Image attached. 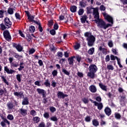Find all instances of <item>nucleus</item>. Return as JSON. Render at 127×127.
<instances>
[{
    "mask_svg": "<svg viewBox=\"0 0 127 127\" xmlns=\"http://www.w3.org/2000/svg\"><path fill=\"white\" fill-rule=\"evenodd\" d=\"M108 45L109 47H110V48H112V47L114 46V43H113V41L111 40L109 41Z\"/></svg>",
    "mask_w": 127,
    "mask_h": 127,
    "instance_id": "51",
    "label": "nucleus"
},
{
    "mask_svg": "<svg viewBox=\"0 0 127 127\" xmlns=\"http://www.w3.org/2000/svg\"><path fill=\"white\" fill-rule=\"evenodd\" d=\"M88 19V16L86 15H84L80 18V21L81 23H86V20Z\"/></svg>",
    "mask_w": 127,
    "mask_h": 127,
    "instance_id": "19",
    "label": "nucleus"
},
{
    "mask_svg": "<svg viewBox=\"0 0 127 127\" xmlns=\"http://www.w3.org/2000/svg\"><path fill=\"white\" fill-rule=\"evenodd\" d=\"M81 101L84 103V104H88L89 103V100L87 98H83L81 99Z\"/></svg>",
    "mask_w": 127,
    "mask_h": 127,
    "instance_id": "43",
    "label": "nucleus"
},
{
    "mask_svg": "<svg viewBox=\"0 0 127 127\" xmlns=\"http://www.w3.org/2000/svg\"><path fill=\"white\" fill-rule=\"evenodd\" d=\"M103 15L104 17V18L106 19V20H107L108 22L112 23V24L114 23V19H113V17L110 16L106 12L103 13Z\"/></svg>",
    "mask_w": 127,
    "mask_h": 127,
    "instance_id": "5",
    "label": "nucleus"
},
{
    "mask_svg": "<svg viewBox=\"0 0 127 127\" xmlns=\"http://www.w3.org/2000/svg\"><path fill=\"white\" fill-rule=\"evenodd\" d=\"M35 52V49H34V48H32L29 51V55H30V54H33V53H34Z\"/></svg>",
    "mask_w": 127,
    "mask_h": 127,
    "instance_id": "57",
    "label": "nucleus"
},
{
    "mask_svg": "<svg viewBox=\"0 0 127 127\" xmlns=\"http://www.w3.org/2000/svg\"><path fill=\"white\" fill-rule=\"evenodd\" d=\"M8 111H12L13 108L15 107L12 102H9L6 104Z\"/></svg>",
    "mask_w": 127,
    "mask_h": 127,
    "instance_id": "12",
    "label": "nucleus"
},
{
    "mask_svg": "<svg viewBox=\"0 0 127 127\" xmlns=\"http://www.w3.org/2000/svg\"><path fill=\"white\" fill-rule=\"evenodd\" d=\"M32 121L34 122V124H38L40 122V118L39 117H35L32 119Z\"/></svg>",
    "mask_w": 127,
    "mask_h": 127,
    "instance_id": "25",
    "label": "nucleus"
},
{
    "mask_svg": "<svg viewBox=\"0 0 127 127\" xmlns=\"http://www.w3.org/2000/svg\"><path fill=\"white\" fill-rule=\"evenodd\" d=\"M78 15H83V13H84V9L80 8L78 11Z\"/></svg>",
    "mask_w": 127,
    "mask_h": 127,
    "instance_id": "47",
    "label": "nucleus"
},
{
    "mask_svg": "<svg viewBox=\"0 0 127 127\" xmlns=\"http://www.w3.org/2000/svg\"><path fill=\"white\" fill-rule=\"evenodd\" d=\"M6 13V10H4L3 9L0 10V18H2L3 17V13Z\"/></svg>",
    "mask_w": 127,
    "mask_h": 127,
    "instance_id": "38",
    "label": "nucleus"
},
{
    "mask_svg": "<svg viewBox=\"0 0 127 127\" xmlns=\"http://www.w3.org/2000/svg\"><path fill=\"white\" fill-rule=\"evenodd\" d=\"M0 77L2 80V82L4 83V84H6V85H7V86H8V85H9V83H8V81H7V80L6 79V78H5V77L4 76L1 75V76H0Z\"/></svg>",
    "mask_w": 127,
    "mask_h": 127,
    "instance_id": "22",
    "label": "nucleus"
},
{
    "mask_svg": "<svg viewBox=\"0 0 127 127\" xmlns=\"http://www.w3.org/2000/svg\"><path fill=\"white\" fill-rule=\"evenodd\" d=\"M5 124H6L8 126L10 125V122H9L6 118H5L3 120H2V122H0V125L2 127H4L5 126H6Z\"/></svg>",
    "mask_w": 127,
    "mask_h": 127,
    "instance_id": "13",
    "label": "nucleus"
},
{
    "mask_svg": "<svg viewBox=\"0 0 127 127\" xmlns=\"http://www.w3.org/2000/svg\"><path fill=\"white\" fill-rule=\"evenodd\" d=\"M12 23L8 17H6L4 19V24L1 23L0 24L1 30H5L6 28H10Z\"/></svg>",
    "mask_w": 127,
    "mask_h": 127,
    "instance_id": "4",
    "label": "nucleus"
},
{
    "mask_svg": "<svg viewBox=\"0 0 127 127\" xmlns=\"http://www.w3.org/2000/svg\"><path fill=\"white\" fill-rule=\"evenodd\" d=\"M51 121H53V122H57L58 121V119L56 116H53L50 118Z\"/></svg>",
    "mask_w": 127,
    "mask_h": 127,
    "instance_id": "50",
    "label": "nucleus"
},
{
    "mask_svg": "<svg viewBox=\"0 0 127 127\" xmlns=\"http://www.w3.org/2000/svg\"><path fill=\"white\" fill-rule=\"evenodd\" d=\"M14 57L16 59H21L22 56H20L18 54L15 53L13 55Z\"/></svg>",
    "mask_w": 127,
    "mask_h": 127,
    "instance_id": "40",
    "label": "nucleus"
},
{
    "mask_svg": "<svg viewBox=\"0 0 127 127\" xmlns=\"http://www.w3.org/2000/svg\"><path fill=\"white\" fill-rule=\"evenodd\" d=\"M50 34H51V35H55L56 34V31H55L54 29L51 30L50 31Z\"/></svg>",
    "mask_w": 127,
    "mask_h": 127,
    "instance_id": "56",
    "label": "nucleus"
},
{
    "mask_svg": "<svg viewBox=\"0 0 127 127\" xmlns=\"http://www.w3.org/2000/svg\"><path fill=\"white\" fill-rule=\"evenodd\" d=\"M62 72L64 74V75H66L67 76H70V72L68 71L65 68L63 67L62 68Z\"/></svg>",
    "mask_w": 127,
    "mask_h": 127,
    "instance_id": "29",
    "label": "nucleus"
},
{
    "mask_svg": "<svg viewBox=\"0 0 127 127\" xmlns=\"http://www.w3.org/2000/svg\"><path fill=\"white\" fill-rule=\"evenodd\" d=\"M19 65L18 64H14V63H12L11 64V67H13V68H17V67H18Z\"/></svg>",
    "mask_w": 127,
    "mask_h": 127,
    "instance_id": "60",
    "label": "nucleus"
},
{
    "mask_svg": "<svg viewBox=\"0 0 127 127\" xmlns=\"http://www.w3.org/2000/svg\"><path fill=\"white\" fill-rule=\"evenodd\" d=\"M59 28V26L58 25V23L57 22L55 23L54 25V29L55 30H57Z\"/></svg>",
    "mask_w": 127,
    "mask_h": 127,
    "instance_id": "52",
    "label": "nucleus"
},
{
    "mask_svg": "<svg viewBox=\"0 0 127 127\" xmlns=\"http://www.w3.org/2000/svg\"><path fill=\"white\" fill-rule=\"evenodd\" d=\"M29 104V101H28V98L27 97H24L22 102V105L23 106H26Z\"/></svg>",
    "mask_w": 127,
    "mask_h": 127,
    "instance_id": "18",
    "label": "nucleus"
},
{
    "mask_svg": "<svg viewBox=\"0 0 127 127\" xmlns=\"http://www.w3.org/2000/svg\"><path fill=\"white\" fill-rule=\"evenodd\" d=\"M93 14L94 15V17L95 19L93 20V21H94V22H96V20L98 21L99 19H101L100 18V15L99 14V11H98V9L93 10Z\"/></svg>",
    "mask_w": 127,
    "mask_h": 127,
    "instance_id": "9",
    "label": "nucleus"
},
{
    "mask_svg": "<svg viewBox=\"0 0 127 127\" xmlns=\"http://www.w3.org/2000/svg\"><path fill=\"white\" fill-rule=\"evenodd\" d=\"M44 85L46 86V87H49L50 88L51 87V84H50V81H49V80L46 79V81L44 83Z\"/></svg>",
    "mask_w": 127,
    "mask_h": 127,
    "instance_id": "31",
    "label": "nucleus"
},
{
    "mask_svg": "<svg viewBox=\"0 0 127 127\" xmlns=\"http://www.w3.org/2000/svg\"><path fill=\"white\" fill-rule=\"evenodd\" d=\"M64 93L63 92L59 91L57 94V96L59 99H64Z\"/></svg>",
    "mask_w": 127,
    "mask_h": 127,
    "instance_id": "26",
    "label": "nucleus"
},
{
    "mask_svg": "<svg viewBox=\"0 0 127 127\" xmlns=\"http://www.w3.org/2000/svg\"><path fill=\"white\" fill-rule=\"evenodd\" d=\"M70 10L71 12H76L77 11V7L75 5H73L70 7Z\"/></svg>",
    "mask_w": 127,
    "mask_h": 127,
    "instance_id": "32",
    "label": "nucleus"
},
{
    "mask_svg": "<svg viewBox=\"0 0 127 127\" xmlns=\"http://www.w3.org/2000/svg\"><path fill=\"white\" fill-rule=\"evenodd\" d=\"M30 114L31 116L34 117V116H36L37 113L36 111H35V110H31L30 112Z\"/></svg>",
    "mask_w": 127,
    "mask_h": 127,
    "instance_id": "48",
    "label": "nucleus"
},
{
    "mask_svg": "<svg viewBox=\"0 0 127 127\" xmlns=\"http://www.w3.org/2000/svg\"><path fill=\"white\" fill-rule=\"evenodd\" d=\"M43 98V100H42V103L43 104H47L48 102V98H46V97H42Z\"/></svg>",
    "mask_w": 127,
    "mask_h": 127,
    "instance_id": "45",
    "label": "nucleus"
},
{
    "mask_svg": "<svg viewBox=\"0 0 127 127\" xmlns=\"http://www.w3.org/2000/svg\"><path fill=\"white\" fill-rule=\"evenodd\" d=\"M4 71L6 72L7 74H13V73H15V70L8 68L7 66H4Z\"/></svg>",
    "mask_w": 127,
    "mask_h": 127,
    "instance_id": "10",
    "label": "nucleus"
},
{
    "mask_svg": "<svg viewBox=\"0 0 127 127\" xmlns=\"http://www.w3.org/2000/svg\"><path fill=\"white\" fill-rule=\"evenodd\" d=\"M92 8H90L89 7H87L86 8L87 9V13L88 14H90V13H92Z\"/></svg>",
    "mask_w": 127,
    "mask_h": 127,
    "instance_id": "63",
    "label": "nucleus"
},
{
    "mask_svg": "<svg viewBox=\"0 0 127 127\" xmlns=\"http://www.w3.org/2000/svg\"><path fill=\"white\" fill-rule=\"evenodd\" d=\"M74 58H75V56H72L67 59L69 64L71 66H73L74 65Z\"/></svg>",
    "mask_w": 127,
    "mask_h": 127,
    "instance_id": "17",
    "label": "nucleus"
},
{
    "mask_svg": "<svg viewBox=\"0 0 127 127\" xmlns=\"http://www.w3.org/2000/svg\"><path fill=\"white\" fill-rule=\"evenodd\" d=\"M15 16L16 19H19V20H20V19H21V18H20V15L19 13H15Z\"/></svg>",
    "mask_w": 127,
    "mask_h": 127,
    "instance_id": "53",
    "label": "nucleus"
},
{
    "mask_svg": "<svg viewBox=\"0 0 127 127\" xmlns=\"http://www.w3.org/2000/svg\"><path fill=\"white\" fill-rule=\"evenodd\" d=\"M26 32H27L26 35V39H28L29 41H30V40H31V39H32V37H31L30 34L28 33V29H27Z\"/></svg>",
    "mask_w": 127,
    "mask_h": 127,
    "instance_id": "27",
    "label": "nucleus"
},
{
    "mask_svg": "<svg viewBox=\"0 0 127 127\" xmlns=\"http://www.w3.org/2000/svg\"><path fill=\"white\" fill-rule=\"evenodd\" d=\"M29 32H31V33H33V32L35 31V27L32 25L30 26L29 27Z\"/></svg>",
    "mask_w": 127,
    "mask_h": 127,
    "instance_id": "33",
    "label": "nucleus"
},
{
    "mask_svg": "<svg viewBox=\"0 0 127 127\" xmlns=\"http://www.w3.org/2000/svg\"><path fill=\"white\" fill-rule=\"evenodd\" d=\"M84 36L87 37L86 40L87 41L88 46L89 47L94 46V43H95V41H96V38L95 36L88 32H86L84 33Z\"/></svg>",
    "mask_w": 127,
    "mask_h": 127,
    "instance_id": "2",
    "label": "nucleus"
},
{
    "mask_svg": "<svg viewBox=\"0 0 127 127\" xmlns=\"http://www.w3.org/2000/svg\"><path fill=\"white\" fill-rule=\"evenodd\" d=\"M49 113L48 112H45L44 114V117L45 118V119H49Z\"/></svg>",
    "mask_w": 127,
    "mask_h": 127,
    "instance_id": "55",
    "label": "nucleus"
},
{
    "mask_svg": "<svg viewBox=\"0 0 127 127\" xmlns=\"http://www.w3.org/2000/svg\"><path fill=\"white\" fill-rule=\"evenodd\" d=\"M12 45L13 47L16 48L18 52H21V51H22L23 48H22V47L20 44H17L15 43H12Z\"/></svg>",
    "mask_w": 127,
    "mask_h": 127,
    "instance_id": "8",
    "label": "nucleus"
},
{
    "mask_svg": "<svg viewBox=\"0 0 127 127\" xmlns=\"http://www.w3.org/2000/svg\"><path fill=\"white\" fill-rule=\"evenodd\" d=\"M49 110L51 112V113H52V114H53V113H55V112H56V108L53 106H51L50 107Z\"/></svg>",
    "mask_w": 127,
    "mask_h": 127,
    "instance_id": "39",
    "label": "nucleus"
},
{
    "mask_svg": "<svg viewBox=\"0 0 127 127\" xmlns=\"http://www.w3.org/2000/svg\"><path fill=\"white\" fill-rule=\"evenodd\" d=\"M19 113L21 116H23V117H25L26 115H27V110L24 109L23 108H21L19 109Z\"/></svg>",
    "mask_w": 127,
    "mask_h": 127,
    "instance_id": "15",
    "label": "nucleus"
},
{
    "mask_svg": "<svg viewBox=\"0 0 127 127\" xmlns=\"http://www.w3.org/2000/svg\"><path fill=\"white\" fill-rule=\"evenodd\" d=\"M3 35L7 41H10L11 40V36H10L8 30H5L3 32Z\"/></svg>",
    "mask_w": 127,
    "mask_h": 127,
    "instance_id": "6",
    "label": "nucleus"
},
{
    "mask_svg": "<svg viewBox=\"0 0 127 127\" xmlns=\"http://www.w3.org/2000/svg\"><path fill=\"white\" fill-rule=\"evenodd\" d=\"M85 121L87 123H90V122H91V117H90V116L86 117L85 118Z\"/></svg>",
    "mask_w": 127,
    "mask_h": 127,
    "instance_id": "54",
    "label": "nucleus"
},
{
    "mask_svg": "<svg viewBox=\"0 0 127 127\" xmlns=\"http://www.w3.org/2000/svg\"><path fill=\"white\" fill-rule=\"evenodd\" d=\"M87 3V2L85 0H82L79 2V6L81 8H83V7H85V6L87 5L86 4Z\"/></svg>",
    "mask_w": 127,
    "mask_h": 127,
    "instance_id": "21",
    "label": "nucleus"
},
{
    "mask_svg": "<svg viewBox=\"0 0 127 127\" xmlns=\"http://www.w3.org/2000/svg\"><path fill=\"white\" fill-rule=\"evenodd\" d=\"M95 23L97 24L99 28H103L104 30L107 29L108 27H112L113 26L111 24H106L103 19H100L98 20H95Z\"/></svg>",
    "mask_w": 127,
    "mask_h": 127,
    "instance_id": "3",
    "label": "nucleus"
},
{
    "mask_svg": "<svg viewBox=\"0 0 127 127\" xmlns=\"http://www.w3.org/2000/svg\"><path fill=\"white\" fill-rule=\"evenodd\" d=\"M38 127H45V123L44 122H41L39 125Z\"/></svg>",
    "mask_w": 127,
    "mask_h": 127,
    "instance_id": "64",
    "label": "nucleus"
},
{
    "mask_svg": "<svg viewBox=\"0 0 127 127\" xmlns=\"http://www.w3.org/2000/svg\"><path fill=\"white\" fill-rule=\"evenodd\" d=\"M94 52H95V48L94 47L91 48L88 51L89 55H93L94 54Z\"/></svg>",
    "mask_w": 127,
    "mask_h": 127,
    "instance_id": "28",
    "label": "nucleus"
},
{
    "mask_svg": "<svg viewBox=\"0 0 127 127\" xmlns=\"http://www.w3.org/2000/svg\"><path fill=\"white\" fill-rule=\"evenodd\" d=\"M99 86L100 88H101V89L103 90V91H105V92H107V86L103 84V83H99Z\"/></svg>",
    "mask_w": 127,
    "mask_h": 127,
    "instance_id": "24",
    "label": "nucleus"
},
{
    "mask_svg": "<svg viewBox=\"0 0 127 127\" xmlns=\"http://www.w3.org/2000/svg\"><path fill=\"white\" fill-rule=\"evenodd\" d=\"M22 75L20 74H18L16 75V78L17 80V81L20 83V82H21V77H22Z\"/></svg>",
    "mask_w": 127,
    "mask_h": 127,
    "instance_id": "37",
    "label": "nucleus"
},
{
    "mask_svg": "<svg viewBox=\"0 0 127 127\" xmlns=\"http://www.w3.org/2000/svg\"><path fill=\"white\" fill-rule=\"evenodd\" d=\"M104 113L106 115V116H108V117H110L111 115H112V110L110 107H105L104 109Z\"/></svg>",
    "mask_w": 127,
    "mask_h": 127,
    "instance_id": "11",
    "label": "nucleus"
},
{
    "mask_svg": "<svg viewBox=\"0 0 127 127\" xmlns=\"http://www.w3.org/2000/svg\"><path fill=\"white\" fill-rule=\"evenodd\" d=\"M7 13L8 14H13V8L9 7L7 10Z\"/></svg>",
    "mask_w": 127,
    "mask_h": 127,
    "instance_id": "41",
    "label": "nucleus"
},
{
    "mask_svg": "<svg viewBox=\"0 0 127 127\" xmlns=\"http://www.w3.org/2000/svg\"><path fill=\"white\" fill-rule=\"evenodd\" d=\"M107 69L108 70H114L115 68H114V66H113V65H108L107 66Z\"/></svg>",
    "mask_w": 127,
    "mask_h": 127,
    "instance_id": "61",
    "label": "nucleus"
},
{
    "mask_svg": "<svg viewBox=\"0 0 127 127\" xmlns=\"http://www.w3.org/2000/svg\"><path fill=\"white\" fill-rule=\"evenodd\" d=\"M80 47H81V45H80V44L77 43L74 46V49L75 50H77V49H79Z\"/></svg>",
    "mask_w": 127,
    "mask_h": 127,
    "instance_id": "58",
    "label": "nucleus"
},
{
    "mask_svg": "<svg viewBox=\"0 0 127 127\" xmlns=\"http://www.w3.org/2000/svg\"><path fill=\"white\" fill-rule=\"evenodd\" d=\"M54 23V22L53 21V20H50L48 21V25L49 26V27H51L52 25H53Z\"/></svg>",
    "mask_w": 127,
    "mask_h": 127,
    "instance_id": "46",
    "label": "nucleus"
},
{
    "mask_svg": "<svg viewBox=\"0 0 127 127\" xmlns=\"http://www.w3.org/2000/svg\"><path fill=\"white\" fill-rule=\"evenodd\" d=\"M57 56L60 58H62L63 57V53L62 52H58Z\"/></svg>",
    "mask_w": 127,
    "mask_h": 127,
    "instance_id": "49",
    "label": "nucleus"
},
{
    "mask_svg": "<svg viewBox=\"0 0 127 127\" xmlns=\"http://www.w3.org/2000/svg\"><path fill=\"white\" fill-rule=\"evenodd\" d=\"M36 91L39 95L42 96V98H45V97H46L47 96L46 91L43 89L37 88Z\"/></svg>",
    "mask_w": 127,
    "mask_h": 127,
    "instance_id": "7",
    "label": "nucleus"
},
{
    "mask_svg": "<svg viewBox=\"0 0 127 127\" xmlns=\"http://www.w3.org/2000/svg\"><path fill=\"white\" fill-rule=\"evenodd\" d=\"M115 118L117 120H120L121 119V118H122V116L119 113H115Z\"/></svg>",
    "mask_w": 127,
    "mask_h": 127,
    "instance_id": "36",
    "label": "nucleus"
},
{
    "mask_svg": "<svg viewBox=\"0 0 127 127\" xmlns=\"http://www.w3.org/2000/svg\"><path fill=\"white\" fill-rule=\"evenodd\" d=\"M57 74H58V71H57V70L54 69L52 72V75H53V77H56L57 76Z\"/></svg>",
    "mask_w": 127,
    "mask_h": 127,
    "instance_id": "42",
    "label": "nucleus"
},
{
    "mask_svg": "<svg viewBox=\"0 0 127 127\" xmlns=\"http://www.w3.org/2000/svg\"><path fill=\"white\" fill-rule=\"evenodd\" d=\"M7 120H9V121H13L14 117L12 114H8L7 116Z\"/></svg>",
    "mask_w": 127,
    "mask_h": 127,
    "instance_id": "34",
    "label": "nucleus"
},
{
    "mask_svg": "<svg viewBox=\"0 0 127 127\" xmlns=\"http://www.w3.org/2000/svg\"><path fill=\"white\" fill-rule=\"evenodd\" d=\"M95 100H96V101L99 103H101V102H102V98L100 96L96 97Z\"/></svg>",
    "mask_w": 127,
    "mask_h": 127,
    "instance_id": "59",
    "label": "nucleus"
},
{
    "mask_svg": "<svg viewBox=\"0 0 127 127\" xmlns=\"http://www.w3.org/2000/svg\"><path fill=\"white\" fill-rule=\"evenodd\" d=\"M76 61H77L78 63H80L81 62V60H82V57L77 55L76 56Z\"/></svg>",
    "mask_w": 127,
    "mask_h": 127,
    "instance_id": "44",
    "label": "nucleus"
},
{
    "mask_svg": "<svg viewBox=\"0 0 127 127\" xmlns=\"http://www.w3.org/2000/svg\"><path fill=\"white\" fill-rule=\"evenodd\" d=\"M27 19H28L29 21H30V22H33V21H34V16L30 15L28 17Z\"/></svg>",
    "mask_w": 127,
    "mask_h": 127,
    "instance_id": "35",
    "label": "nucleus"
},
{
    "mask_svg": "<svg viewBox=\"0 0 127 127\" xmlns=\"http://www.w3.org/2000/svg\"><path fill=\"white\" fill-rule=\"evenodd\" d=\"M92 125L94 127H98V126H99V121H98L96 119L93 120H92Z\"/></svg>",
    "mask_w": 127,
    "mask_h": 127,
    "instance_id": "30",
    "label": "nucleus"
},
{
    "mask_svg": "<svg viewBox=\"0 0 127 127\" xmlns=\"http://www.w3.org/2000/svg\"><path fill=\"white\" fill-rule=\"evenodd\" d=\"M95 106V107H97V109L98 110H99V111L103 110V108H104V105H103V103L102 102H96V104Z\"/></svg>",
    "mask_w": 127,
    "mask_h": 127,
    "instance_id": "16",
    "label": "nucleus"
},
{
    "mask_svg": "<svg viewBox=\"0 0 127 127\" xmlns=\"http://www.w3.org/2000/svg\"><path fill=\"white\" fill-rule=\"evenodd\" d=\"M6 93H7V90L5 87H3V89L0 88V96H3V94H6Z\"/></svg>",
    "mask_w": 127,
    "mask_h": 127,
    "instance_id": "23",
    "label": "nucleus"
},
{
    "mask_svg": "<svg viewBox=\"0 0 127 127\" xmlns=\"http://www.w3.org/2000/svg\"><path fill=\"white\" fill-rule=\"evenodd\" d=\"M38 63L39 66H40L41 67H42V66H43V62L42 61V60H39Z\"/></svg>",
    "mask_w": 127,
    "mask_h": 127,
    "instance_id": "62",
    "label": "nucleus"
},
{
    "mask_svg": "<svg viewBox=\"0 0 127 127\" xmlns=\"http://www.w3.org/2000/svg\"><path fill=\"white\" fill-rule=\"evenodd\" d=\"M13 95L15 97H19L20 99H21L22 97H24V95H23V92L21 91L20 92H14L13 93Z\"/></svg>",
    "mask_w": 127,
    "mask_h": 127,
    "instance_id": "14",
    "label": "nucleus"
},
{
    "mask_svg": "<svg viewBox=\"0 0 127 127\" xmlns=\"http://www.w3.org/2000/svg\"><path fill=\"white\" fill-rule=\"evenodd\" d=\"M89 89L91 92V93H96L97 92V88H96V86L95 85H91L89 87Z\"/></svg>",
    "mask_w": 127,
    "mask_h": 127,
    "instance_id": "20",
    "label": "nucleus"
},
{
    "mask_svg": "<svg viewBox=\"0 0 127 127\" xmlns=\"http://www.w3.org/2000/svg\"><path fill=\"white\" fill-rule=\"evenodd\" d=\"M89 72H87V76L90 79H94L96 77L95 73L98 71V67L94 64H90L89 66Z\"/></svg>",
    "mask_w": 127,
    "mask_h": 127,
    "instance_id": "1",
    "label": "nucleus"
}]
</instances>
